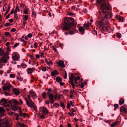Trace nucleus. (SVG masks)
I'll list each match as a JSON object with an SVG mask.
<instances>
[{"mask_svg": "<svg viewBox=\"0 0 127 127\" xmlns=\"http://www.w3.org/2000/svg\"><path fill=\"white\" fill-rule=\"evenodd\" d=\"M27 114L25 113H23L22 115H21V117H23V118H25Z\"/></svg>", "mask_w": 127, "mask_h": 127, "instance_id": "obj_50", "label": "nucleus"}, {"mask_svg": "<svg viewBox=\"0 0 127 127\" xmlns=\"http://www.w3.org/2000/svg\"><path fill=\"white\" fill-rule=\"evenodd\" d=\"M96 23L98 25L100 30L103 32H105V26L108 24L109 21L105 18H98L96 20Z\"/></svg>", "mask_w": 127, "mask_h": 127, "instance_id": "obj_2", "label": "nucleus"}, {"mask_svg": "<svg viewBox=\"0 0 127 127\" xmlns=\"http://www.w3.org/2000/svg\"><path fill=\"white\" fill-rule=\"evenodd\" d=\"M14 14V18L16 19V20H17L18 18V17L17 14Z\"/></svg>", "mask_w": 127, "mask_h": 127, "instance_id": "obj_55", "label": "nucleus"}, {"mask_svg": "<svg viewBox=\"0 0 127 127\" xmlns=\"http://www.w3.org/2000/svg\"><path fill=\"white\" fill-rule=\"evenodd\" d=\"M79 31L82 34H84V30L82 26H81L79 27Z\"/></svg>", "mask_w": 127, "mask_h": 127, "instance_id": "obj_21", "label": "nucleus"}, {"mask_svg": "<svg viewBox=\"0 0 127 127\" xmlns=\"http://www.w3.org/2000/svg\"><path fill=\"white\" fill-rule=\"evenodd\" d=\"M46 95V93L45 92H43L41 95L43 97L44 99H45L47 98Z\"/></svg>", "mask_w": 127, "mask_h": 127, "instance_id": "obj_28", "label": "nucleus"}, {"mask_svg": "<svg viewBox=\"0 0 127 127\" xmlns=\"http://www.w3.org/2000/svg\"><path fill=\"white\" fill-rule=\"evenodd\" d=\"M17 127H24V125L22 123H17Z\"/></svg>", "mask_w": 127, "mask_h": 127, "instance_id": "obj_31", "label": "nucleus"}, {"mask_svg": "<svg viewBox=\"0 0 127 127\" xmlns=\"http://www.w3.org/2000/svg\"><path fill=\"white\" fill-rule=\"evenodd\" d=\"M34 47L35 48H36L37 47V43H36V42H35L34 44Z\"/></svg>", "mask_w": 127, "mask_h": 127, "instance_id": "obj_57", "label": "nucleus"}, {"mask_svg": "<svg viewBox=\"0 0 127 127\" xmlns=\"http://www.w3.org/2000/svg\"><path fill=\"white\" fill-rule=\"evenodd\" d=\"M5 112V110L4 108L0 106V113H4Z\"/></svg>", "mask_w": 127, "mask_h": 127, "instance_id": "obj_32", "label": "nucleus"}, {"mask_svg": "<svg viewBox=\"0 0 127 127\" xmlns=\"http://www.w3.org/2000/svg\"><path fill=\"white\" fill-rule=\"evenodd\" d=\"M13 91L14 94L16 95H19L20 93V91L19 90L16 88H13Z\"/></svg>", "mask_w": 127, "mask_h": 127, "instance_id": "obj_16", "label": "nucleus"}, {"mask_svg": "<svg viewBox=\"0 0 127 127\" xmlns=\"http://www.w3.org/2000/svg\"><path fill=\"white\" fill-rule=\"evenodd\" d=\"M110 8V5L104 3L101 5L100 9L102 13H106L104 16V18L106 19H110L112 18V15L111 13H109V10Z\"/></svg>", "mask_w": 127, "mask_h": 127, "instance_id": "obj_3", "label": "nucleus"}, {"mask_svg": "<svg viewBox=\"0 0 127 127\" xmlns=\"http://www.w3.org/2000/svg\"><path fill=\"white\" fill-rule=\"evenodd\" d=\"M45 118V116L43 115H41L40 117V118L41 119H44Z\"/></svg>", "mask_w": 127, "mask_h": 127, "instance_id": "obj_51", "label": "nucleus"}, {"mask_svg": "<svg viewBox=\"0 0 127 127\" xmlns=\"http://www.w3.org/2000/svg\"><path fill=\"white\" fill-rule=\"evenodd\" d=\"M84 27L85 28L88 29L89 28V26L86 24H85L84 25Z\"/></svg>", "mask_w": 127, "mask_h": 127, "instance_id": "obj_36", "label": "nucleus"}, {"mask_svg": "<svg viewBox=\"0 0 127 127\" xmlns=\"http://www.w3.org/2000/svg\"><path fill=\"white\" fill-rule=\"evenodd\" d=\"M53 48L54 51L57 54H58V52L57 49L54 47H53Z\"/></svg>", "mask_w": 127, "mask_h": 127, "instance_id": "obj_41", "label": "nucleus"}, {"mask_svg": "<svg viewBox=\"0 0 127 127\" xmlns=\"http://www.w3.org/2000/svg\"><path fill=\"white\" fill-rule=\"evenodd\" d=\"M11 85L9 84L7 86H4L2 87L4 91H8L10 90Z\"/></svg>", "mask_w": 127, "mask_h": 127, "instance_id": "obj_11", "label": "nucleus"}, {"mask_svg": "<svg viewBox=\"0 0 127 127\" xmlns=\"http://www.w3.org/2000/svg\"><path fill=\"white\" fill-rule=\"evenodd\" d=\"M60 106L61 107H62L63 109L64 108L65 106L64 103H61Z\"/></svg>", "mask_w": 127, "mask_h": 127, "instance_id": "obj_46", "label": "nucleus"}, {"mask_svg": "<svg viewBox=\"0 0 127 127\" xmlns=\"http://www.w3.org/2000/svg\"><path fill=\"white\" fill-rule=\"evenodd\" d=\"M29 11V9L27 8L26 7L24 10L23 12V13L25 14H28V11Z\"/></svg>", "mask_w": 127, "mask_h": 127, "instance_id": "obj_23", "label": "nucleus"}, {"mask_svg": "<svg viewBox=\"0 0 127 127\" xmlns=\"http://www.w3.org/2000/svg\"><path fill=\"white\" fill-rule=\"evenodd\" d=\"M4 51L2 49V48H0V55L1 56L4 55Z\"/></svg>", "mask_w": 127, "mask_h": 127, "instance_id": "obj_25", "label": "nucleus"}, {"mask_svg": "<svg viewBox=\"0 0 127 127\" xmlns=\"http://www.w3.org/2000/svg\"><path fill=\"white\" fill-rule=\"evenodd\" d=\"M118 20L119 22H123L124 21V19L123 17L120 16L119 17V18L118 19Z\"/></svg>", "mask_w": 127, "mask_h": 127, "instance_id": "obj_29", "label": "nucleus"}, {"mask_svg": "<svg viewBox=\"0 0 127 127\" xmlns=\"http://www.w3.org/2000/svg\"><path fill=\"white\" fill-rule=\"evenodd\" d=\"M120 111L126 113L127 112V106L124 105L121 107L120 109Z\"/></svg>", "mask_w": 127, "mask_h": 127, "instance_id": "obj_12", "label": "nucleus"}, {"mask_svg": "<svg viewBox=\"0 0 127 127\" xmlns=\"http://www.w3.org/2000/svg\"><path fill=\"white\" fill-rule=\"evenodd\" d=\"M76 25L74 22V20L71 18H69L65 19L64 21V26L63 27V30L67 31L68 30L72 25Z\"/></svg>", "mask_w": 127, "mask_h": 127, "instance_id": "obj_4", "label": "nucleus"}, {"mask_svg": "<svg viewBox=\"0 0 127 127\" xmlns=\"http://www.w3.org/2000/svg\"><path fill=\"white\" fill-rule=\"evenodd\" d=\"M103 0H97V2L98 3H103Z\"/></svg>", "mask_w": 127, "mask_h": 127, "instance_id": "obj_54", "label": "nucleus"}, {"mask_svg": "<svg viewBox=\"0 0 127 127\" xmlns=\"http://www.w3.org/2000/svg\"><path fill=\"white\" fill-rule=\"evenodd\" d=\"M17 80L18 81H22L23 80V78L21 77L20 75V76H17Z\"/></svg>", "mask_w": 127, "mask_h": 127, "instance_id": "obj_30", "label": "nucleus"}, {"mask_svg": "<svg viewBox=\"0 0 127 127\" xmlns=\"http://www.w3.org/2000/svg\"><path fill=\"white\" fill-rule=\"evenodd\" d=\"M45 102L46 104H48V105H49L50 102V101L49 102V101H47L46 100L45 101Z\"/></svg>", "mask_w": 127, "mask_h": 127, "instance_id": "obj_62", "label": "nucleus"}, {"mask_svg": "<svg viewBox=\"0 0 127 127\" xmlns=\"http://www.w3.org/2000/svg\"><path fill=\"white\" fill-rule=\"evenodd\" d=\"M59 73L57 71L55 70L54 71H52L51 73V75L53 76H55L56 75L58 74Z\"/></svg>", "mask_w": 127, "mask_h": 127, "instance_id": "obj_20", "label": "nucleus"}, {"mask_svg": "<svg viewBox=\"0 0 127 127\" xmlns=\"http://www.w3.org/2000/svg\"><path fill=\"white\" fill-rule=\"evenodd\" d=\"M74 91L73 90H70V94H73L74 93Z\"/></svg>", "mask_w": 127, "mask_h": 127, "instance_id": "obj_64", "label": "nucleus"}, {"mask_svg": "<svg viewBox=\"0 0 127 127\" xmlns=\"http://www.w3.org/2000/svg\"><path fill=\"white\" fill-rule=\"evenodd\" d=\"M10 77L12 78H14L15 77V76L14 74H10Z\"/></svg>", "mask_w": 127, "mask_h": 127, "instance_id": "obj_45", "label": "nucleus"}, {"mask_svg": "<svg viewBox=\"0 0 127 127\" xmlns=\"http://www.w3.org/2000/svg\"><path fill=\"white\" fill-rule=\"evenodd\" d=\"M0 103L2 104L5 107H8L12 108L14 111L18 110L19 108H20L18 106L20 103L17 100L15 99H13L12 100H10L7 102L6 99L2 98L1 100Z\"/></svg>", "mask_w": 127, "mask_h": 127, "instance_id": "obj_1", "label": "nucleus"}, {"mask_svg": "<svg viewBox=\"0 0 127 127\" xmlns=\"http://www.w3.org/2000/svg\"><path fill=\"white\" fill-rule=\"evenodd\" d=\"M81 87L82 88H84V83H81Z\"/></svg>", "mask_w": 127, "mask_h": 127, "instance_id": "obj_58", "label": "nucleus"}, {"mask_svg": "<svg viewBox=\"0 0 127 127\" xmlns=\"http://www.w3.org/2000/svg\"><path fill=\"white\" fill-rule=\"evenodd\" d=\"M73 106V103L72 101H69V102L67 104V109H69L70 108V106Z\"/></svg>", "mask_w": 127, "mask_h": 127, "instance_id": "obj_19", "label": "nucleus"}, {"mask_svg": "<svg viewBox=\"0 0 127 127\" xmlns=\"http://www.w3.org/2000/svg\"><path fill=\"white\" fill-rule=\"evenodd\" d=\"M19 44V43H16L14 44V45L13 46V48H14L16 47L17 46H18Z\"/></svg>", "mask_w": 127, "mask_h": 127, "instance_id": "obj_43", "label": "nucleus"}, {"mask_svg": "<svg viewBox=\"0 0 127 127\" xmlns=\"http://www.w3.org/2000/svg\"><path fill=\"white\" fill-rule=\"evenodd\" d=\"M54 105L57 108H58L59 106V104L57 103H55L54 104Z\"/></svg>", "mask_w": 127, "mask_h": 127, "instance_id": "obj_44", "label": "nucleus"}, {"mask_svg": "<svg viewBox=\"0 0 127 127\" xmlns=\"http://www.w3.org/2000/svg\"><path fill=\"white\" fill-rule=\"evenodd\" d=\"M116 36L117 38H120L121 37V35L120 33H118L116 34Z\"/></svg>", "mask_w": 127, "mask_h": 127, "instance_id": "obj_35", "label": "nucleus"}, {"mask_svg": "<svg viewBox=\"0 0 127 127\" xmlns=\"http://www.w3.org/2000/svg\"><path fill=\"white\" fill-rule=\"evenodd\" d=\"M11 32H15L16 31V29L15 28H12L10 30Z\"/></svg>", "mask_w": 127, "mask_h": 127, "instance_id": "obj_48", "label": "nucleus"}, {"mask_svg": "<svg viewBox=\"0 0 127 127\" xmlns=\"http://www.w3.org/2000/svg\"><path fill=\"white\" fill-rule=\"evenodd\" d=\"M64 72V79H66L67 77V73L66 71H65Z\"/></svg>", "mask_w": 127, "mask_h": 127, "instance_id": "obj_49", "label": "nucleus"}, {"mask_svg": "<svg viewBox=\"0 0 127 127\" xmlns=\"http://www.w3.org/2000/svg\"><path fill=\"white\" fill-rule=\"evenodd\" d=\"M57 64L59 66H61L62 67H65V65L64 64V62L62 60H60Z\"/></svg>", "mask_w": 127, "mask_h": 127, "instance_id": "obj_15", "label": "nucleus"}, {"mask_svg": "<svg viewBox=\"0 0 127 127\" xmlns=\"http://www.w3.org/2000/svg\"><path fill=\"white\" fill-rule=\"evenodd\" d=\"M4 113H0V117H2L4 116Z\"/></svg>", "mask_w": 127, "mask_h": 127, "instance_id": "obj_53", "label": "nucleus"}, {"mask_svg": "<svg viewBox=\"0 0 127 127\" xmlns=\"http://www.w3.org/2000/svg\"><path fill=\"white\" fill-rule=\"evenodd\" d=\"M10 9V7L9 6H8V7L7 9V10L5 13L4 15L5 16L7 14V13L9 11Z\"/></svg>", "mask_w": 127, "mask_h": 127, "instance_id": "obj_40", "label": "nucleus"}, {"mask_svg": "<svg viewBox=\"0 0 127 127\" xmlns=\"http://www.w3.org/2000/svg\"><path fill=\"white\" fill-rule=\"evenodd\" d=\"M42 112L43 115H47L49 113V111L47 108L45 107H43L42 109Z\"/></svg>", "mask_w": 127, "mask_h": 127, "instance_id": "obj_14", "label": "nucleus"}, {"mask_svg": "<svg viewBox=\"0 0 127 127\" xmlns=\"http://www.w3.org/2000/svg\"><path fill=\"white\" fill-rule=\"evenodd\" d=\"M4 125L7 127L11 126L12 124V122L10 120H6L4 122Z\"/></svg>", "mask_w": 127, "mask_h": 127, "instance_id": "obj_10", "label": "nucleus"}, {"mask_svg": "<svg viewBox=\"0 0 127 127\" xmlns=\"http://www.w3.org/2000/svg\"><path fill=\"white\" fill-rule=\"evenodd\" d=\"M7 7V5L6 4H5L4 5L3 7V8H4V9H6Z\"/></svg>", "mask_w": 127, "mask_h": 127, "instance_id": "obj_61", "label": "nucleus"}, {"mask_svg": "<svg viewBox=\"0 0 127 127\" xmlns=\"http://www.w3.org/2000/svg\"><path fill=\"white\" fill-rule=\"evenodd\" d=\"M114 106L116 108H117L118 107V105L117 104H114Z\"/></svg>", "mask_w": 127, "mask_h": 127, "instance_id": "obj_60", "label": "nucleus"}, {"mask_svg": "<svg viewBox=\"0 0 127 127\" xmlns=\"http://www.w3.org/2000/svg\"><path fill=\"white\" fill-rule=\"evenodd\" d=\"M19 55L16 52H14L12 54V58L14 61H17L19 60Z\"/></svg>", "mask_w": 127, "mask_h": 127, "instance_id": "obj_9", "label": "nucleus"}, {"mask_svg": "<svg viewBox=\"0 0 127 127\" xmlns=\"http://www.w3.org/2000/svg\"><path fill=\"white\" fill-rule=\"evenodd\" d=\"M69 82L72 86L73 89H74L75 86L73 81H74L76 83L78 84L80 82V76H78L77 77L74 76L73 73L71 74V76L69 78Z\"/></svg>", "mask_w": 127, "mask_h": 127, "instance_id": "obj_5", "label": "nucleus"}, {"mask_svg": "<svg viewBox=\"0 0 127 127\" xmlns=\"http://www.w3.org/2000/svg\"><path fill=\"white\" fill-rule=\"evenodd\" d=\"M60 84L61 86H63L64 84V83L60 82Z\"/></svg>", "mask_w": 127, "mask_h": 127, "instance_id": "obj_63", "label": "nucleus"}, {"mask_svg": "<svg viewBox=\"0 0 127 127\" xmlns=\"http://www.w3.org/2000/svg\"><path fill=\"white\" fill-rule=\"evenodd\" d=\"M120 123L118 121L114 122L111 125L112 127H113L116 126L117 124H119Z\"/></svg>", "mask_w": 127, "mask_h": 127, "instance_id": "obj_22", "label": "nucleus"}, {"mask_svg": "<svg viewBox=\"0 0 127 127\" xmlns=\"http://www.w3.org/2000/svg\"><path fill=\"white\" fill-rule=\"evenodd\" d=\"M15 9L18 12H19L20 11V9L19 8V7L18 6H16L15 7Z\"/></svg>", "mask_w": 127, "mask_h": 127, "instance_id": "obj_38", "label": "nucleus"}, {"mask_svg": "<svg viewBox=\"0 0 127 127\" xmlns=\"http://www.w3.org/2000/svg\"><path fill=\"white\" fill-rule=\"evenodd\" d=\"M4 25L6 27H10L11 26V24L10 23H8L5 24Z\"/></svg>", "mask_w": 127, "mask_h": 127, "instance_id": "obj_37", "label": "nucleus"}, {"mask_svg": "<svg viewBox=\"0 0 127 127\" xmlns=\"http://www.w3.org/2000/svg\"><path fill=\"white\" fill-rule=\"evenodd\" d=\"M124 102V99L121 98L119 101V103L120 105L123 104Z\"/></svg>", "mask_w": 127, "mask_h": 127, "instance_id": "obj_24", "label": "nucleus"}, {"mask_svg": "<svg viewBox=\"0 0 127 127\" xmlns=\"http://www.w3.org/2000/svg\"><path fill=\"white\" fill-rule=\"evenodd\" d=\"M35 70L34 68H28L27 70V71L28 74H30L32 73L33 71Z\"/></svg>", "mask_w": 127, "mask_h": 127, "instance_id": "obj_17", "label": "nucleus"}, {"mask_svg": "<svg viewBox=\"0 0 127 127\" xmlns=\"http://www.w3.org/2000/svg\"><path fill=\"white\" fill-rule=\"evenodd\" d=\"M46 63L49 65H52V62L50 61H47Z\"/></svg>", "mask_w": 127, "mask_h": 127, "instance_id": "obj_34", "label": "nucleus"}, {"mask_svg": "<svg viewBox=\"0 0 127 127\" xmlns=\"http://www.w3.org/2000/svg\"><path fill=\"white\" fill-rule=\"evenodd\" d=\"M107 26L106 25L105 26V30L106 31L108 32H110L111 31V28L109 25V24H107Z\"/></svg>", "mask_w": 127, "mask_h": 127, "instance_id": "obj_18", "label": "nucleus"}, {"mask_svg": "<svg viewBox=\"0 0 127 127\" xmlns=\"http://www.w3.org/2000/svg\"><path fill=\"white\" fill-rule=\"evenodd\" d=\"M62 78H61L60 77H57L56 78V81L58 82H60L62 81Z\"/></svg>", "mask_w": 127, "mask_h": 127, "instance_id": "obj_27", "label": "nucleus"}, {"mask_svg": "<svg viewBox=\"0 0 127 127\" xmlns=\"http://www.w3.org/2000/svg\"><path fill=\"white\" fill-rule=\"evenodd\" d=\"M47 93L50 103L51 104L53 103L54 102V96L53 95L51 94V93L50 92H48Z\"/></svg>", "mask_w": 127, "mask_h": 127, "instance_id": "obj_8", "label": "nucleus"}, {"mask_svg": "<svg viewBox=\"0 0 127 127\" xmlns=\"http://www.w3.org/2000/svg\"><path fill=\"white\" fill-rule=\"evenodd\" d=\"M29 94L33 99H34L36 98V95L34 92L30 91L29 92Z\"/></svg>", "mask_w": 127, "mask_h": 127, "instance_id": "obj_13", "label": "nucleus"}, {"mask_svg": "<svg viewBox=\"0 0 127 127\" xmlns=\"http://www.w3.org/2000/svg\"><path fill=\"white\" fill-rule=\"evenodd\" d=\"M92 32L94 34L96 35L97 34V32L95 30L93 31Z\"/></svg>", "mask_w": 127, "mask_h": 127, "instance_id": "obj_52", "label": "nucleus"}, {"mask_svg": "<svg viewBox=\"0 0 127 127\" xmlns=\"http://www.w3.org/2000/svg\"><path fill=\"white\" fill-rule=\"evenodd\" d=\"M23 21H27L28 19V16L27 15H23Z\"/></svg>", "mask_w": 127, "mask_h": 127, "instance_id": "obj_26", "label": "nucleus"}, {"mask_svg": "<svg viewBox=\"0 0 127 127\" xmlns=\"http://www.w3.org/2000/svg\"><path fill=\"white\" fill-rule=\"evenodd\" d=\"M14 11V8H13V9H12L11 10V12H10V14L11 15V14H12L13 13Z\"/></svg>", "mask_w": 127, "mask_h": 127, "instance_id": "obj_59", "label": "nucleus"}, {"mask_svg": "<svg viewBox=\"0 0 127 127\" xmlns=\"http://www.w3.org/2000/svg\"><path fill=\"white\" fill-rule=\"evenodd\" d=\"M5 36L6 37H8L9 36H11V35L10 33L8 32H5Z\"/></svg>", "mask_w": 127, "mask_h": 127, "instance_id": "obj_33", "label": "nucleus"}, {"mask_svg": "<svg viewBox=\"0 0 127 127\" xmlns=\"http://www.w3.org/2000/svg\"><path fill=\"white\" fill-rule=\"evenodd\" d=\"M27 36L28 37L31 38L32 36V33H30L28 34Z\"/></svg>", "mask_w": 127, "mask_h": 127, "instance_id": "obj_47", "label": "nucleus"}, {"mask_svg": "<svg viewBox=\"0 0 127 127\" xmlns=\"http://www.w3.org/2000/svg\"><path fill=\"white\" fill-rule=\"evenodd\" d=\"M27 104L28 106L32 108L35 111H36V107L35 103L31 100H29L28 102H27Z\"/></svg>", "mask_w": 127, "mask_h": 127, "instance_id": "obj_7", "label": "nucleus"}, {"mask_svg": "<svg viewBox=\"0 0 127 127\" xmlns=\"http://www.w3.org/2000/svg\"><path fill=\"white\" fill-rule=\"evenodd\" d=\"M9 58V56L6 53H5L4 55L1 58L0 60V64L7 63Z\"/></svg>", "mask_w": 127, "mask_h": 127, "instance_id": "obj_6", "label": "nucleus"}, {"mask_svg": "<svg viewBox=\"0 0 127 127\" xmlns=\"http://www.w3.org/2000/svg\"><path fill=\"white\" fill-rule=\"evenodd\" d=\"M46 68L45 67H43L42 69V70L43 71H46Z\"/></svg>", "mask_w": 127, "mask_h": 127, "instance_id": "obj_56", "label": "nucleus"}, {"mask_svg": "<svg viewBox=\"0 0 127 127\" xmlns=\"http://www.w3.org/2000/svg\"><path fill=\"white\" fill-rule=\"evenodd\" d=\"M21 65L22 67L24 68H26L27 67V65L25 64L22 63L21 64Z\"/></svg>", "mask_w": 127, "mask_h": 127, "instance_id": "obj_42", "label": "nucleus"}, {"mask_svg": "<svg viewBox=\"0 0 127 127\" xmlns=\"http://www.w3.org/2000/svg\"><path fill=\"white\" fill-rule=\"evenodd\" d=\"M3 94L6 95H10V94H9V93L6 91H5L4 92Z\"/></svg>", "mask_w": 127, "mask_h": 127, "instance_id": "obj_39", "label": "nucleus"}]
</instances>
